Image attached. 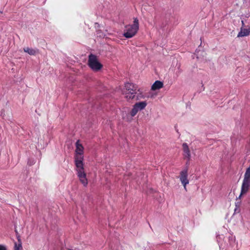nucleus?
I'll list each match as a JSON object with an SVG mask.
<instances>
[{
  "label": "nucleus",
  "mask_w": 250,
  "mask_h": 250,
  "mask_svg": "<svg viewBox=\"0 0 250 250\" xmlns=\"http://www.w3.org/2000/svg\"><path fill=\"white\" fill-rule=\"evenodd\" d=\"M83 160V156L75 155V163L77 167L78 177L83 186L86 187L87 185L88 181L86 177V173L84 171Z\"/></svg>",
  "instance_id": "1"
},
{
  "label": "nucleus",
  "mask_w": 250,
  "mask_h": 250,
  "mask_svg": "<svg viewBox=\"0 0 250 250\" xmlns=\"http://www.w3.org/2000/svg\"><path fill=\"white\" fill-rule=\"evenodd\" d=\"M139 20L137 18H133V23L125 26L124 36L129 39L134 37L139 30Z\"/></svg>",
  "instance_id": "2"
},
{
  "label": "nucleus",
  "mask_w": 250,
  "mask_h": 250,
  "mask_svg": "<svg viewBox=\"0 0 250 250\" xmlns=\"http://www.w3.org/2000/svg\"><path fill=\"white\" fill-rule=\"evenodd\" d=\"M88 65L93 71H98L103 67V65L98 61L96 55L90 54L88 56Z\"/></svg>",
  "instance_id": "3"
},
{
  "label": "nucleus",
  "mask_w": 250,
  "mask_h": 250,
  "mask_svg": "<svg viewBox=\"0 0 250 250\" xmlns=\"http://www.w3.org/2000/svg\"><path fill=\"white\" fill-rule=\"evenodd\" d=\"M125 87L126 90L125 97L127 100L134 99L137 93V87L132 83H127Z\"/></svg>",
  "instance_id": "4"
},
{
  "label": "nucleus",
  "mask_w": 250,
  "mask_h": 250,
  "mask_svg": "<svg viewBox=\"0 0 250 250\" xmlns=\"http://www.w3.org/2000/svg\"><path fill=\"white\" fill-rule=\"evenodd\" d=\"M188 168H185L180 172L179 176L180 180L186 190L187 189L186 186L189 183V181L188 179Z\"/></svg>",
  "instance_id": "5"
},
{
  "label": "nucleus",
  "mask_w": 250,
  "mask_h": 250,
  "mask_svg": "<svg viewBox=\"0 0 250 250\" xmlns=\"http://www.w3.org/2000/svg\"><path fill=\"white\" fill-rule=\"evenodd\" d=\"M183 150V155L184 159H190L191 158V154L190 151L189 150V147L188 144L186 143H184L182 145Z\"/></svg>",
  "instance_id": "6"
},
{
  "label": "nucleus",
  "mask_w": 250,
  "mask_h": 250,
  "mask_svg": "<svg viewBox=\"0 0 250 250\" xmlns=\"http://www.w3.org/2000/svg\"><path fill=\"white\" fill-rule=\"evenodd\" d=\"M83 147L82 144H80V140H78L76 143L75 155L83 156Z\"/></svg>",
  "instance_id": "7"
},
{
  "label": "nucleus",
  "mask_w": 250,
  "mask_h": 250,
  "mask_svg": "<svg viewBox=\"0 0 250 250\" xmlns=\"http://www.w3.org/2000/svg\"><path fill=\"white\" fill-rule=\"evenodd\" d=\"M250 187V183L243 182L241 186V193L238 198L240 199L241 196L248 192Z\"/></svg>",
  "instance_id": "8"
},
{
  "label": "nucleus",
  "mask_w": 250,
  "mask_h": 250,
  "mask_svg": "<svg viewBox=\"0 0 250 250\" xmlns=\"http://www.w3.org/2000/svg\"><path fill=\"white\" fill-rule=\"evenodd\" d=\"M164 84L163 82L160 81H156L151 86L152 90H156L160 89L163 87Z\"/></svg>",
  "instance_id": "9"
},
{
  "label": "nucleus",
  "mask_w": 250,
  "mask_h": 250,
  "mask_svg": "<svg viewBox=\"0 0 250 250\" xmlns=\"http://www.w3.org/2000/svg\"><path fill=\"white\" fill-rule=\"evenodd\" d=\"M250 33V28H241L240 32L238 34V37H244L249 35Z\"/></svg>",
  "instance_id": "10"
},
{
  "label": "nucleus",
  "mask_w": 250,
  "mask_h": 250,
  "mask_svg": "<svg viewBox=\"0 0 250 250\" xmlns=\"http://www.w3.org/2000/svg\"><path fill=\"white\" fill-rule=\"evenodd\" d=\"M23 51L30 55H35L38 52V49L30 48L28 47L23 48Z\"/></svg>",
  "instance_id": "11"
},
{
  "label": "nucleus",
  "mask_w": 250,
  "mask_h": 250,
  "mask_svg": "<svg viewBox=\"0 0 250 250\" xmlns=\"http://www.w3.org/2000/svg\"><path fill=\"white\" fill-rule=\"evenodd\" d=\"M243 182L250 183V167L247 168Z\"/></svg>",
  "instance_id": "12"
},
{
  "label": "nucleus",
  "mask_w": 250,
  "mask_h": 250,
  "mask_svg": "<svg viewBox=\"0 0 250 250\" xmlns=\"http://www.w3.org/2000/svg\"><path fill=\"white\" fill-rule=\"evenodd\" d=\"M135 106L138 108L139 111L144 109L147 105V103L146 101L136 103L135 104Z\"/></svg>",
  "instance_id": "13"
},
{
  "label": "nucleus",
  "mask_w": 250,
  "mask_h": 250,
  "mask_svg": "<svg viewBox=\"0 0 250 250\" xmlns=\"http://www.w3.org/2000/svg\"><path fill=\"white\" fill-rule=\"evenodd\" d=\"M139 111V110L138 109V108H137L135 105H133V107L132 109V110H131L130 112V114L131 115V117H134L135 116L137 113H138V112Z\"/></svg>",
  "instance_id": "14"
},
{
  "label": "nucleus",
  "mask_w": 250,
  "mask_h": 250,
  "mask_svg": "<svg viewBox=\"0 0 250 250\" xmlns=\"http://www.w3.org/2000/svg\"><path fill=\"white\" fill-rule=\"evenodd\" d=\"M22 249L21 242L20 243H15V250H21Z\"/></svg>",
  "instance_id": "15"
},
{
  "label": "nucleus",
  "mask_w": 250,
  "mask_h": 250,
  "mask_svg": "<svg viewBox=\"0 0 250 250\" xmlns=\"http://www.w3.org/2000/svg\"><path fill=\"white\" fill-rule=\"evenodd\" d=\"M187 159V161L186 162V167L185 168H187L188 169V166L189 165V161H190V159Z\"/></svg>",
  "instance_id": "16"
},
{
  "label": "nucleus",
  "mask_w": 250,
  "mask_h": 250,
  "mask_svg": "<svg viewBox=\"0 0 250 250\" xmlns=\"http://www.w3.org/2000/svg\"><path fill=\"white\" fill-rule=\"evenodd\" d=\"M0 250H7L5 246L0 245Z\"/></svg>",
  "instance_id": "17"
},
{
  "label": "nucleus",
  "mask_w": 250,
  "mask_h": 250,
  "mask_svg": "<svg viewBox=\"0 0 250 250\" xmlns=\"http://www.w3.org/2000/svg\"><path fill=\"white\" fill-rule=\"evenodd\" d=\"M17 238L18 242L19 243H20V242H21L19 235H18V234L17 235Z\"/></svg>",
  "instance_id": "18"
},
{
  "label": "nucleus",
  "mask_w": 250,
  "mask_h": 250,
  "mask_svg": "<svg viewBox=\"0 0 250 250\" xmlns=\"http://www.w3.org/2000/svg\"><path fill=\"white\" fill-rule=\"evenodd\" d=\"M242 24L243 26L244 25V23L243 21H242Z\"/></svg>",
  "instance_id": "19"
}]
</instances>
